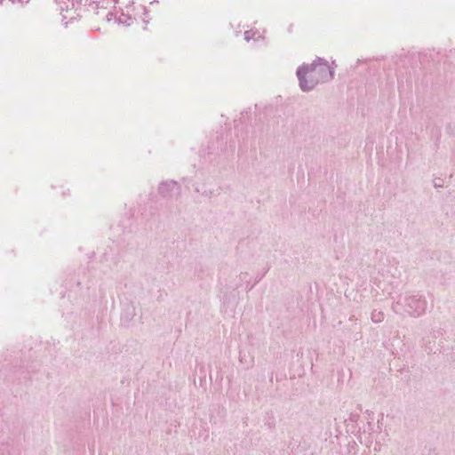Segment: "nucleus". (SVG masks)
Masks as SVG:
<instances>
[{"mask_svg": "<svg viewBox=\"0 0 455 455\" xmlns=\"http://www.w3.org/2000/svg\"><path fill=\"white\" fill-rule=\"evenodd\" d=\"M84 0H58L60 12L63 20H72L75 18L77 7L82 4ZM90 2L91 4L95 5V9H118L122 12L117 17L118 12L113 13L108 12L105 15L108 21L115 20L119 24L131 25L133 20H136L137 13L133 7L134 0H84Z\"/></svg>", "mask_w": 455, "mask_h": 455, "instance_id": "f257e3e1", "label": "nucleus"}, {"mask_svg": "<svg viewBox=\"0 0 455 455\" xmlns=\"http://www.w3.org/2000/svg\"><path fill=\"white\" fill-rule=\"evenodd\" d=\"M297 76L299 87L303 92L314 89L319 83L331 80L334 76V68L322 59L316 58L311 65L304 64L299 67Z\"/></svg>", "mask_w": 455, "mask_h": 455, "instance_id": "f03ea898", "label": "nucleus"}, {"mask_svg": "<svg viewBox=\"0 0 455 455\" xmlns=\"http://www.w3.org/2000/svg\"><path fill=\"white\" fill-rule=\"evenodd\" d=\"M409 309L408 314L411 315H419L425 312L427 303L424 299L416 297H411L407 299Z\"/></svg>", "mask_w": 455, "mask_h": 455, "instance_id": "7ed1b4c3", "label": "nucleus"}, {"mask_svg": "<svg viewBox=\"0 0 455 455\" xmlns=\"http://www.w3.org/2000/svg\"><path fill=\"white\" fill-rule=\"evenodd\" d=\"M177 182L175 181H169V182H164L159 186V192L163 196H167L170 190H175L177 189Z\"/></svg>", "mask_w": 455, "mask_h": 455, "instance_id": "20e7f679", "label": "nucleus"}, {"mask_svg": "<svg viewBox=\"0 0 455 455\" xmlns=\"http://www.w3.org/2000/svg\"><path fill=\"white\" fill-rule=\"evenodd\" d=\"M371 320L376 323H381L384 320V313L380 310H373L371 313Z\"/></svg>", "mask_w": 455, "mask_h": 455, "instance_id": "39448f33", "label": "nucleus"}, {"mask_svg": "<svg viewBox=\"0 0 455 455\" xmlns=\"http://www.w3.org/2000/svg\"><path fill=\"white\" fill-rule=\"evenodd\" d=\"M255 34H256V33H255V32H253V31H245V32H244V39H245L246 41H250L251 38H253V37H254Z\"/></svg>", "mask_w": 455, "mask_h": 455, "instance_id": "423d86ee", "label": "nucleus"}, {"mask_svg": "<svg viewBox=\"0 0 455 455\" xmlns=\"http://www.w3.org/2000/svg\"><path fill=\"white\" fill-rule=\"evenodd\" d=\"M435 187H441L440 181L435 182Z\"/></svg>", "mask_w": 455, "mask_h": 455, "instance_id": "0eeeda50", "label": "nucleus"}, {"mask_svg": "<svg viewBox=\"0 0 455 455\" xmlns=\"http://www.w3.org/2000/svg\"><path fill=\"white\" fill-rule=\"evenodd\" d=\"M435 187H441L440 181L435 182Z\"/></svg>", "mask_w": 455, "mask_h": 455, "instance_id": "6e6552de", "label": "nucleus"}, {"mask_svg": "<svg viewBox=\"0 0 455 455\" xmlns=\"http://www.w3.org/2000/svg\"><path fill=\"white\" fill-rule=\"evenodd\" d=\"M4 0H0V4L3 2ZM10 2H14L15 0H9Z\"/></svg>", "mask_w": 455, "mask_h": 455, "instance_id": "1a4fd4ad", "label": "nucleus"}]
</instances>
